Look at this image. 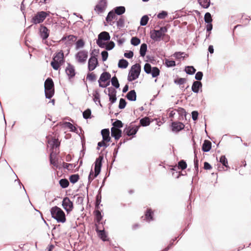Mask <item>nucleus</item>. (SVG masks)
I'll list each match as a JSON object with an SVG mask.
<instances>
[{
    "label": "nucleus",
    "mask_w": 251,
    "mask_h": 251,
    "mask_svg": "<svg viewBox=\"0 0 251 251\" xmlns=\"http://www.w3.org/2000/svg\"><path fill=\"white\" fill-rule=\"evenodd\" d=\"M65 62L64 52L60 50L53 54L52 60L50 62V66L54 70L60 71L61 66L64 64Z\"/></svg>",
    "instance_id": "f257e3e1"
},
{
    "label": "nucleus",
    "mask_w": 251,
    "mask_h": 251,
    "mask_svg": "<svg viewBox=\"0 0 251 251\" xmlns=\"http://www.w3.org/2000/svg\"><path fill=\"white\" fill-rule=\"evenodd\" d=\"M50 211L51 218L55 220L58 223H65L66 222L64 211L59 207L55 205L50 208Z\"/></svg>",
    "instance_id": "f03ea898"
},
{
    "label": "nucleus",
    "mask_w": 251,
    "mask_h": 251,
    "mask_svg": "<svg viewBox=\"0 0 251 251\" xmlns=\"http://www.w3.org/2000/svg\"><path fill=\"white\" fill-rule=\"evenodd\" d=\"M56 139L53 138L51 140L48 141V144L50 145V149L52 150L51 152L49 155V161L50 165H53L54 167L61 169L62 167L59 165L58 159H56L57 153L53 151L56 146Z\"/></svg>",
    "instance_id": "7ed1b4c3"
},
{
    "label": "nucleus",
    "mask_w": 251,
    "mask_h": 251,
    "mask_svg": "<svg viewBox=\"0 0 251 251\" xmlns=\"http://www.w3.org/2000/svg\"><path fill=\"white\" fill-rule=\"evenodd\" d=\"M141 66L140 64L135 63L132 65L128 71L127 80L128 82L134 81L140 76Z\"/></svg>",
    "instance_id": "20e7f679"
},
{
    "label": "nucleus",
    "mask_w": 251,
    "mask_h": 251,
    "mask_svg": "<svg viewBox=\"0 0 251 251\" xmlns=\"http://www.w3.org/2000/svg\"><path fill=\"white\" fill-rule=\"evenodd\" d=\"M140 126L138 125H126L123 130V134L124 135L129 137L130 138L128 139L129 140H130L136 137V134Z\"/></svg>",
    "instance_id": "39448f33"
},
{
    "label": "nucleus",
    "mask_w": 251,
    "mask_h": 251,
    "mask_svg": "<svg viewBox=\"0 0 251 251\" xmlns=\"http://www.w3.org/2000/svg\"><path fill=\"white\" fill-rule=\"evenodd\" d=\"M50 12L44 11H38L33 17H32L30 22L32 25H36L42 23L47 17L50 16Z\"/></svg>",
    "instance_id": "423d86ee"
},
{
    "label": "nucleus",
    "mask_w": 251,
    "mask_h": 251,
    "mask_svg": "<svg viewBox=\"0 0 251 251\" xmlns=\"http://www.w3.org/2000/svg\"><path fill=\"white\" fill-rule=\"evenodd\" d=\"M110 39L109 33L107 31H103L99 34L96 43L100 48L104 49L105 42L110 41Z\"/></svg>",
    "instance_id": "0eeeda50"
},
{
    "label": "nucleus",
    "mask_w": 251,
    "mask_h": 251,
    "mask_svg": "<svg viewBox=\"0 0 251 251\" xmlns=\"http://www.w3.org/2000/svg\"><path fill=\"white\" fill-rule=\"evenodd\" d=\"M144 71L148 75H151L153 78H157L160 74V71L157 67H152L147 62L144 66Z\"/></svg>",
    "instance_id": "6e6552de"
},
{
    "label": "nucleus",
    "mask_w": 251,
    "mask_h": 251,
    "mask_svg": "<svg viewBox=\"0 0 251 251\" xmlns=\"http://www.w3.org/2000/svg\"><path fill=\"white\" fill-rule=\"evenodd\" d=\"M169 127L172 133L177 134L181 131L185 129V126L182 122L178 121H172L169 125Z\"/></svg>",
    "instance_id": "1a4fd4ad"
},
{
    "label": "nucleus",
    "mask_w": 251,
    "mask_h": 251,
    "mask_svg": "<svg viewBox=\"0 0 251 251\" xmlns=\"http://www.w3.org/2000/svg\"><path fill=\"white\" fill-rule=\"evenodd\" d=\"M103 162L104 157L103 155L96 158L94 163V173L93 175L94 176V178H96L100 174Z\"/></svg>",
    "instance_id": "9d476101"
},
{
    "label": "nucleus",
    "mask_w": 251,
    "mask_h": 251,
    "mask_svg": "<svg viewBox=\"0 0 251 251\" xmlns=\"http://www.w3.org/2000/svg\"><path fill=\"white\" fill-rule=\"evenodd\" d=\"M100 64L98 61V57L94 55L92 53H90V57L88 61L87 70L88 72H92L97 67L99 66Z\"/></svg>",
    "instance_id": "9b49d317"
},
{
    "label": "nucleus",
    "mask_w": 251,
    "mask_h": 251,
    "mask_svg": "<svg viewBox=\"0 0 251 251\" xmlns=\"http://www.w3.org/2000/svg\"><path fill=\"white\" fill-rule=\"evenodd\" d=\"M75 57L77 62L84 64L88 58V52L86 50H80L75 53Z\"/></svg>",
    "instance_id": "f8f14e48"
},
{
    "label": "nucleus",
    "mask_w": 251,
    "mask_h": 251,
    "mask_svg": "<svg viewBox=\"0 0 251 251\" xmlns=\"http://www.w3.org/2000/svg\"><path fill=\"white\" fill-rule=\"evenodd\" d=\"M62 206L68 214L70 213L74 208L73 201L68 197H64L63 198Z\"/></svg>",
    "instance_id": "ddd939ff"
},
{
    "label": "nucleus",
    "mask_w": 251,
    "mask_h": 251,
    "mask_svg": "<svg viewBox=\"0 0 251 251\" xmlns=\"http://www.w3.org/2000/svg\"><path fill=\"white\" fill-rule=\"evenodd\" d=\"M50 30L44 24H41L38 28V34L43 40H47L50 36Z\"/></svg>",
    "instance_id": "4468645a"
},
{
    "label": "nucleus",
    "mask_w": 251,
    "mask_h": 251,
    "mask_svg": "<svg viewBox=\"0 0 251 251\" xmlns=\"http://www.w3.org/2000/svg\"><path fill=\"white\" fill-rule=\"evenodd\" d=\"M107 6V0H99L94 7V10L98 14L103 13Z\"/></svg>",
    "instance_id": "2eb2a0df"
},
{
    "label": "nucleus",
    "mask_w": 251,
    "mask_h": 251,
    "mask_svg": "<svg viewBox=\"0 0 251 251\" xmlns=\"http://www.w3.org/2000/svg\"><path fill=\"white\" fill-rule=\"evenodd\" d=\"M187 167V164L186 160L181 159L178 162V165H169L168 170L170 171H175L178 170H184Z\"/></svg>",
    "instance_id": "dca6fc26"
},
{
    "label": "nucleus",
    "mask_w": 251,
    "mask_h": 251,
    "mask_svg": "<svg viewBox=\"0 0 251 251\" xmlns=\"http://www.w3.org/2000/svg\"><path fill=\"white\" fill-rule=\"evenodd\" d=\"M65 73L70 81L75 76L76 74L75 66L71 63H67V66L65 69Z\"/></svg>",
    "instance_id": "f3484780"
},
{
    "label": "nucleus",
    "mask_w": 251,
    "mask_h": 251,
    "mask_svg": "<svg viewBox=\"0 0 251 251\" xmlns=\"http://www.w3.org/2000/svg\"><path fill=\"white\" fill-rule=\"evenodd\" d=\"M150 38L154 42H159L162 40H163V37L162 34L158 30L152 29L151 30Z\"/></svg>",
    "instance_id": "a211bd4d"
},
{
    "label": "nucleus",
    "mask_w": 251,
    "mask_h": 251,
    "mask_svg": "<svg viewBox=\"0 0 251 251\" xmlns=\"http://www.w3.org/2000/svg\"><path fill=\"white\" fill-rule=\"evenodd\" d=\"M128 141H129V139L127 138H124L120 140L118 144H117L113 152L112 164H113V163L116 161V158L117 157L119 150L121 149L122 145L125 144Z\"/></svg>",
    "instance_id": "6ab92c4d"
},
{
    "label": "nucleus",
    "mask_w": 251,
    "mask_h": 251,
    "mask_svg": "<svg viewBox=\"0 0 251 251\" xmlns=\"http://www.w3.org/2000/svg\"><path fill=\"white\" fill-rule=\"evenodd\" d=\"M95 226L96 227L95 230L98 234L99 238L104 242L108 241L109 238L108 237V233L105 230V229H99L98 225H97V224H95Z\"/></svg>",
    "instance_id": "aec40b11"
},
{
    "label": "nucleus",
    "mask_w": 251,
    "mask_h": 251,
    "mask_svg": "<svg viewBox=\"0 0 251 251\" xmlns=\"http://www.w3.org/2000/svg\"><path fill=\"white\" fill-rule=\"evenodd\" d=\"M57 125L62 126L65 128H69L70 131L72 132L75 133L79 134L78 131L76 127H75L72 124L69 122H64L63 123L59 122L57 123Z\"/></svg>",
    "instance_id": "412c9836"
},
{
    "label": "nucleus",
    "mask_w": 251,
    "mask_h": 251,
    "mask_svg": "<svg viewBox=\"0 0 251 251\" xmlns=\"http://www.w3.org/2000/svg\"><path fill=\"white\" fill-rule=\"evenodd\" d=\"M199 162L197 160H194V176L193 177L192 180L191 181V185H193L194 180L196 182L199 180Z\"/></svg>",
    "instance_id": "4be33fe9"
},
{
    "label": "nucleus",
    "mask_w": 251,
    "mask_h": 251,
    "mask_svg": "<svg viewBox=\"0 0 251 251\" xmlns=\"http://www.w3.org/2000/svg\"><path fill=\"white\" fill-rule=\"evenodd\" d=\"M93 214L95 216L94 220L97 223L96 224H97V225H100L104 216L102 210H95L93 212Z\"/></svg>",
    "instance_id": "5701e85b"
},
{
    "label": "nucleus",
    "mask_w": 251,
    "mask_h": 251,
    "mask_svg": "<svg viewBox=\"0 0 251 251\" xmlns=\"http://www.w3.org/2000/svg\"><path fill=\"white\" fill-rule=\"evenodd\" d=\"M202 83L201 81L194 80L191 86L192 91L196 94L202 92Z\"/></svg>",
    "instance_id": "b1692460"
},
{
    "label": "nucleus",
    "mask_w": 251,
    "mask_h": 251,
    "mask_svg": "<svg viewBox=\"0 0 251 251\" xmlns=\"http://www.w3.org/2000/svg\"><path fill=\"white\" fill-rule=\"evenodd\" d=\"M112 127L111 131H116V129L119 128H122L124 126V124L120 120L117 119H111Z\"/></svg>",
    "instance_id": "393cba45"
},
{
    "label": "nucleus",
    "mask_w": 251,
    "mask_h": 251,
    "mask_svg": "<svg viewBox=\"0 0 251 251\" xmlns=\"http://www.w3.org/2000/svg\"><path fill=\"white\" fill-rule=\"evenodd\" d=\"M144 215L146 222H150L154 221V212L151 208H148L145 211Z\"/></svg>",
    "instance_id": "a878e982"
},
{
    "label": "nucleus",
    "mask_w": 251,
    "mask_h": 251,
    "mask_svg": "<svg viewBox=\"0 0 251 251\" xmlns=\"http://www.w3.org/2000/svg\"><path fill=\"white\" fill-rule=\"evenodd\" d=\"M175 110L178 113L179 120H187L186 116L188 115V112L184 108L178 107L177 109H175Z\"/></svg>",
    "instance_id": "bb28decb"
},
{
    "label": "nucleus",
    "mask_w": 251,
    "mask_h": 251,
    "mask_svg": "<svg viewBox=\"0 0 251 251\" xmlns=\"http://www.w3.org/2000/svg\"><path fill=\"white\" fill-rule=\"evenodd\" d=\"M126 98L130 101H135L137 100V94L134 89L130 90L126 95Z\"/></svg>",
    "instance_id": "cd10ccee"
},
{
    "label": "nucleus",
    "mask_w": 251,
    "mask_h": 251,
    "mask_svg": "<svg viewBox=\"0 0 251 251\" xmlns=\"http://www.w3.org/2000/svg\"><path fill=\"white\" fill-rule=\"evenodd\" d=\"M51 89H54V84L52 79L48 77L44 82V89L50 90Z\"/></svg>",
    "instance_id": "c85d7f7f"
},
{
    "label": "nucleus",
    "mask_w": 251,
    "mask_h": 251,
    "mask_svg": "<svg viewBox=\"0 0 251 251\" xmlns=\"http://www.w3.org/2000/svg\"><path fill=\"white\" fill-rule=\"evenodd\" d=\"M77 36L72 34L69 35V38H67V41L65 42L64 44L66 47L69 48L68 51H70V49L73 46V42H74V39H76Z\"/></svg>",
    "instance_id": "c756f323"
},
{
    "label": "nucleus",
    "mask_w": 251,
    "mask_h": 251,
    "mask_svg": "<svg viewBox=\"0 0 251 251\" xmlns=\"http://www.w3.org/2000/svg\"><path fill=\"white\" fill-rule=\"evenodd\" d=\"M212 148V143L208 140H204L202 145L201 150L203 152H208Z\"/></svg>",
    "instance_id": "7c9ffc66"
},
{
    "label": "nucleus",
    "mask_w": 251,
    "mask_h": 251,
    "mask_svg": "<svg viewBox=\"0 0 251 251\" xmlns=\"http://www.w3.org/2000/svg\"><path fill=\"white\" fill-rule=\"evenodd\" d=\"M197 1L201 7L204 9H207L211 5H213L210 0H197Z\"/></svg>",
    "instance_id": "2f4dec72"
},
{
    "label": "nucleus",
    "mask_w": 251,
    "mask_h": 251,
    "mask_svg": "<svg viewBox=\"0 0 251 251\" xmlns=\"http://www.w3.org/2000/svg\"><path fill=\"white\" fill-rule=\"evenodd\" d=\"M93 100L96 104H98V103H100V94L99 89H97L94 90L93 93Z\"/></svg>",
    "instance_id": "473e14b6"
},
{
    "label": "nucleus",
    "mask_w": 251,
    "mask_h": 251,
    "mask_svg": "<svg viewBox=\"0 0 251 251\" xmlns=\"http://www.w3.org/2000/svg\"><path fill=\"white\" fill-rule=\"evenodd\" d=\"M129 65L128 61L123 58L120 59L118 63V67L121 69H125L127 68Z\"/></svg>",
    "instance_id": "72a5a7b5"
},
{
    "label": "nucleus",
    "mask_w": 251,
    "mask_h": 251,
    "mask_svg": "<svg viewBox=\"0 0 251 251\" xmlns=\"http://www.w3.org/2000/svg\"><path fill=\"white\" fill-rule=\"evenodd\" d=\"M187 81V78L180 77L178 75H176V77L174 79V83L176 85H178L179 86L183 85L186 83Z\"/></svg>",
    "instance_id": "f704fd0d"
},
{
    "label": "nucleus",
    "mask_w": 251,
    "mask_h": 251,
    "mask_svg": "<svg viewBox=\"0 0 251 251\" xmlns=\"http://www.w3.org/2000/svg\"><path fill=\"white\" fill-rule=\"evenodd\" d=\"M117 16H123L126 12V7L124 6H118L113 8Z\"/></svg>",
    "instance_id": "c9c22d12"
},
{
    "label": "nucleus",
    "mask_w": 251,
    "mask_h": 251,
    "mask_svg": "<svg viewBox=\"0 0 251 251\" xmlns=\"http://www.w3.org/2000/svg\"><path fill=\"white\" fill-rule=\"evenodd\" d=\"M126 17L125 16H121L118 21H116V25L119 29L123 28L125 25Z\"/></svg>",
    "instance_id": "e433bc0d"
},
{
    "label": "nucleus",
    "mask_w": 251,
    "mask_h": 251,
    "mask_svg": "<svg viewBox=\"0 0 251 251\" xmlns=\"http://www.w3.org/2000/svg\"><path fill=\"white\" fill-rule=\"evenodd\" d=\"M187 75H193L196 73V69L193 66H186L183 70Z\"/></svg>",
    "instance_id": "4c0bfd02"
},
{
    "label": "nucleus",
    "mask_w": 251,
    "mask_h": 251,
    "mask_svg": "<svg viewBox=\"0 0 251 251\" xmlns=\"http://www.w3.org/2000/svg\"><path fill=\"white\" fill-rule=\"evenodd\" d=\"M140 124L141 126L146 127L150 125L151 121L148 117H145L140 119Z\"/></svg>",
    "instance_id": "58836bf2"
},
{
    "label": "nucleus",
    "mask_w": 251,
    "mask_h": 251,
    "mask_svg": "<svg viewBox=\"0 0 251 251\" xmlns=\"http://www.w3.org/2000/svg\"><path fill=\"white\" fill-rule=\"evenodd\" d=\"M148 51V46L146 43H142L140 48L139 53L140 56L144 57L146 54L147 51Z\"/></svg>",
    "instance_id": "ea45409f"
},
{
    "label": "nucleus",
    "mask_w": 251,
    "mask_h": 251,
    "mask_svg": "<svg viewBox=\"0 0 251 251\" xmlns=\"http://www.w3.org/2000/svg\"><path fill=\"white\" fill-rule=\"evenodd\" d=\"M82 116L85 120L91 119L93 117L92 115L91 109L90 108H87L82 112Z\"/></svg>",
    "instance_id": "a19ab883"
},
{
    "label": "nucleus",
    "mask_w": 251,
    "mask_h": 251,
    "mask_svg": "<svg viewBox=\"0 0 251 251\" xmlns=\"http://www.w3.org/2000/svg\"><path fill=\"white\" fill-rule=\"evenodd\" d=\"M156 27H159V29L158 30L162 34L163 38H166L168 39H170V37L169 35L166 34V33L168 32V30L169 27H167L166 26H161L160 27L159 25L156 26Z\"/></svg>",
    "instance_id": "79ce46f5"
},
{
    "label": "nucleus",
    "mask_w": 251,
    "mask_h": 251,
    "mask_svg": "<svg viewBox=\"0 0 251 251\" xmlns=\"http://www.w3.org/2000/svg\"><path fill=\"white\" fill-rule=\"evenodd\" d=\"M186 209H187V221H189L190 222H191L192 220V204H191V202L190 201L188 202L187 205V207H186Z\"/></svg>",
    "instance_id": "37998d69"
},
{
    "label": "nucleus",
    "mask_w": 251,
    "mask_h": 251,
    "mask_svg": "<svg viewBox=\"0 0 251 251\" xmlns=\"http://www.w3.org/2000/svg\"><path fill=\"white\" fill-rule=\"evenodd\" d=\"M183 54L186 55V57H188V54L186 53L185 52H182V51H176L173 54V56L176 59L180 60L181 59H184V57L182 56Z\"/></svg>",
    "instance_id": "c03bdc74"
},
{
    "label": "nucleus",
    "mask_w": 251,
    "mask_h": 251,
    "mask_svg": "<svg viewBox=\"0 0 251 251\" xmlns=\"http://www.w3.org/2000/svg\"><path fill=\"white\" fill-rule=\"evenodd\" d=\"M69 181L73 184L76 183L80 179V176L78 174L71 175L69 176Z\"/></svg>",
    "instance_id": "a18cd8bd"
},
{
    "label": "nucleus",
    "mask_w": 251,
    "mask_h": 251,
    "mask_svg": "<svg viewBox=\"0 0 251 251\" xmlns=\"http://www.w3.org/2000/svg\"><path fill=\"white\" fill-rule=\"evenodd\" d=\"M111 82L112 86L116 89H119L120 88V84L119 82V80L115 75L112 77L111 79Z\"/></svg>",
    "instance_id": "49530a36"
},
{
    "label": "nucleus",
    "mask_w": 251,
    "mask_h": 251,
    "mask_svg": "<svg viewBox=\"0 0 251 251\" xmlns=\"http://www.w3.org/2000/svg\"><path fill=\"white\" fill-rule=\"evenodd\" d=\"M97 75L94 72L87 73L86 75V79L90 82H94L96 81Z\"/></svg>",
    "instance_id": "de8ad7c7"
},
{
    "label": "nucleus",
    "mask_w": 251,
    "mask_h": 251,
    "mask_svg": "<svg viewBox=\"0 0 251 251\" xmlns=\"http://www.w3.org/2000/svg\"><path fill=\"white\" fill-rule=\"evenodd\" d=\"M60 186L62 189L67 188L69 186V182L67 178H61L59 180Z\"/></svg>",
    "instance_id": "09e8293b"
},
{
    "label": "nucleus",
    "mask_w": 251,
    "mask_h": 251,
    "mask_svg": "<svg viewBox=\"0 0 251 251\" xmlns=\"http://www.w3.org/2000/svg\"><path fill=\"white\" fill-rule=\"evenodd\" d=\"M85 42L83 39H80L75 43V50H78L84 47Z\"/></svg>",
    "instance_id": "8fccbe9b"
},
{
    "label": "nucleus",
    "mask_w": 251,
    "mask_h": 251,
    "mask_svg": "<svg viewBox=\"0 0 251 251\" xmlns=\"http://www.w3.org/2000/svg\"><path fill=\"white\" fill-rule=\"evenodd\" d=\"M150 16H151V14H149ZM149 15H143L140 21V25L141 26H146L149 22Z\"/></svg>",
    "instance_id": "3c124183"
},
{
    "label": "nucleus",
    "mask_w": 251,
    "mask_h": 251,
    "mask_svg": "<svg viewBox=\"0 0 251 251\" xmlns=\"http://www.w3.org/2000/svg\"><path fill=\"white\" fill-rule=\"evenodd\" d=\"M44 91L45 97L48 99H51L53 97L55 93L54 89H50V90H46V89H44Z\"/></svg>",
    "instance_id": "603ef678"
},
{
    "label": "nucleus",
    "mask_w": 251,
    "mask_h": 251,
    "mask_svg": "<svg viewBox=\"0 0 251 251\" xmlns=\"http://www.w3.org/2000/svg\"><path fill=\"white\" fill-rule=\"evenodd\" d=\"M101 135L102 136L101 141H104L107 137L110 136V131L109 128H103L101 130Z\"/></svg>",
    "instance_id": "864d4df0"
},
{
    "label": "nucleus",
    "mask_w": 251,
    "mask_h": 251,
    "mask_svg": "<svg viewBox=\"0 0 251 251\" xmlns=\"http://www.w3.org/2000/svg\"><path fill=\"white\" fill-rule=\"evenodd\" d=\"M176 61L173 60H170L168 59H165V66L167 68H172L176 66Z\"/></svg>",
    "instance_id": "5fc2aeb1"
},
{
    "label": "nucleus",
    "mask_w": 251,
    "mask_h": 251,
    "mask_svg": "<svg viewBox=\"0 0 251 251\" xmlns=\"http://www.w3.org/2000/svg\"><path fill=\"white\" fill-rule=\"evenodd\" d=\"M108 97L109 101H110V102L108 103V109L110 110L111 105L116 102L117 98L116 95L115 94L110 96L109 95Z\"/></svg>",
    "instance_id": "6e6d98bb"
},
{
    "label": "nucleus",
    "mask_w": 251,
    "mask_h": 251,
    "mask_svg": "<svg viewBox=\"0 0 251 251\" xmlns=\"http://www.w3.org/2000/svg\"><path fill=\"white\" fill-rule=\"evenodd\" d=\"M204 20L205 24L211 23L213 22V19L210 13L207 12L205 13Z\"/></svg>",
    "instance_id": "4d7b16f0"
},
{
    "label": "nucleus",
    "mask_w": 251,
    "mask_h": 251,
    "mask_svg": "<svg viewBox=\"0 0 251 251\" xmlns=\"http://www.w3.org/2000/svg\"><path fill=\"white\" fill-rule=\"evenodd\" d=\"M127 102L124 98H121L119 100V103L118 105V108L120 109H124L125 108L127 105Z\"/></svg>",
    "instance_id": "13d9d810"
},
{
    "label": "nucleus",
    "mask_w": 251,
    "mask_h": 251,
    "mask_svg": "<svg viewBox=\"0 0 251 251\" xmlns=\"http://www.w3.org/2000/svg\"><path fill=\"white\" fill-rule=\"evenodd\" d=\"M168 13L165 10L159 11L157 14V18L159 19H165L168 16Z\"/></svg>",
    "instance_id": "bf43d9fd"
},
{
    "label": "nucleus",
    "mask_w": 251,
    "mask_h": 251,
    "mask_svg": "<svg viewBox=\"0 0 251 251\" xmlns=\"http://www.w3.org/2000/svg\"><path fill=\"white\" fill-rule=\"evenodd\" d=\"M130 43L133 46H137L141 43V39L137 37H132Z\"/></svg>",
    "instance_id": "052dcab7"
},
{
    "label": "nucleus",
    "mask_w": 251,
    "mask_h": 251,
    "mask_svg": "<svg viewBox=\"0 0 251 251\" xmlns=\"http://www.w3.org/2000/svg\"><path fill=\"white\" fill-rule=\"evenodd\" d=\"M216 159L217 161L218 162H220L222 164L223 166H227L228 160L226 158V155H222L219 158V160H218L217 157Z\"/></svg>",
    "instance_id": "680f3d73"
},
{
    "label": "nucleus",
    "mask_w": 251,
    "mask_h": 251,
    "mask_svg": "<svg viewBox=\"0 0 251 251\" xmlns=\"http://www.w3.org/2000/svg\"><path fill=\"white\" fill-rule=\"evenodd\" d=\"M115 47V43L113 41H109L108 44L106 45L105 44V48L106 50H111L114 48Z\"/></svg>",
    "instance_id": "e2e57ef3"
},
{
    "label": "nucleus",
    "mask_w": 251,
    "mask_h": 251,
    "mask_svg": "<svg viewBox=\"0 0 251 251\" xmlns=\"http://www.w3.org/2000/svg\"><path fill=\"white\" fill-rule=\"evenodd\" d=\"M146 58L147 59V60H146V61H147V62H148V63L150 62L153 65L156 64V59H155L154 56H151L150 55H147L146 56Z\"/></svg>",
    "instance_id": "0e129e2a"
},
{
    "label": "nucleus",
    "mask_w": 251,
    "mask_h": 251,
    "mask_svg": "<svg viewBox=\"0 0 251 251\" xmlns=\"http://www.w3.org/2000/svg\"><path fill=\"white\" fill-rule=\"evenodd\" d=\"M107 17H109L111 19H112L113 20H117V15H116L115 11L113 9L112 10H110L107 14V15L106 16Z\"/></svg>",
    "instance_id": "69168bd1"
},
{
    "label": "nucleus",
    "mask_w": 251,
    "mask_h": 251,
    "mask_svg": "<svg viewBox=\"0 0 251 251\" xmlns=\"http://www.w3.org/2000/svg\"><path fill=\"white\" fill-rule=\"evenodd\" d=\"M101 56V60L102 62L106 61L108 57V51L105 50H102L100 53Z\"/></svg>",
    "instance_id": "338daca9"
},
{
    "label": "nucleus",
    "mask_w": 251,
    "mask_h": 251,
    "mask_svg": "<svg viewBox=\"0 0 251 251\" xmlns=\"http://www.w3.org/2000/svg\"><path fill=\"white\" fill-rule=\"evenodd\" d=\"M125 57L128 59H132L134 56V52L133 50H126L124 53Z\"/></svg>",
    "instance_id": "774afa93"
}]
</instances>
